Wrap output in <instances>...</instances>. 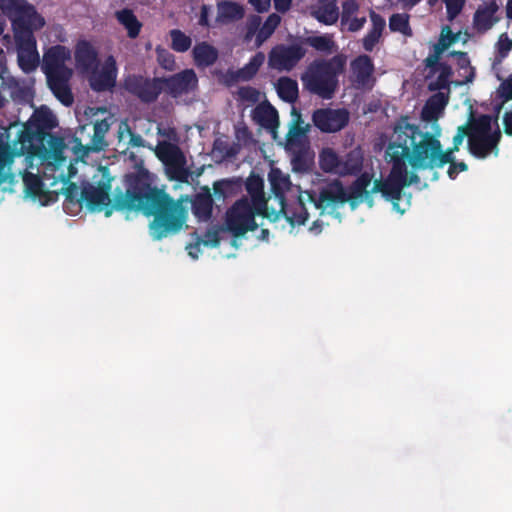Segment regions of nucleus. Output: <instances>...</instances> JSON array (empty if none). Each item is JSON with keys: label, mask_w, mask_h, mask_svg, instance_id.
Listing matches in <instances>:
<instances>
[{"label": "nucleus", "mask_w": 512, "mask_h": 512, "mask_svg": "<svg viewBox=\"0 0 512 512\" xmlns=\"http://www.w3.org/2000/svg\"><path fill=\"white\" fill-rule=\"evenodd\" d=\"M278 96L285 102L294 103L298 99V83L289 77H280L276 84Z\"/></svg>", "instance_id": "37"}, {"label": "nucleus", "mask_w": 512, "mask_h": 512, "mask_svg": "<svg viewBox=\"0 0 512 512\" xmlns=\"http://www.w3.org/2000/svg\"><path fill=\"white\" fill-rule=\"evenodd\" d=\"M69 58L70 52L65 46L55 45L45 52L42 62V70L50 90L65 106H71L74 102L69 86L72 70L65 65Z\"/></svg>", "instance_id": "4"}, {"label": "nucleus", "mask_w": 512, "mask_h": 512, "mask_svg": "<svg viewBox=\"0 0 512 512\" xmlns=\"http://www.w3.org/2000/svg\"><path fill=\"white\" fill-rule=\"evenodd\" d=\"M242 189V180L239 178H227L213 183L214 196L218 200L235 196Z\"/></svg>", "instance_id": "30"}, {"label": "nucleus", "mask_w": 512, "mask_h": 512, "mask_svg": "<svg viewBox=\"0 0 512 512\" xmlns=\"http://www.w3.org/2000/svg\"><path fill=\"white\" fill-rule=\"evenodd\" d=\"M443 31H447V33L451 35V38L449 39V41H445V37H441L439 42L435 44L434 53L437 54L438 56H441L444 50L447 49L451 44L456 42L458 38V35L454 34L449 26H445L443 28Z\"/></svg>", "instance_id": "49"}, {"label": "nucleus", "mask_w": 512, "mask_h": 512, "mask_svg": "<svg viewBox=\"0 0 512 512\" xmlns=\"http://www.w3.org/2000/svg\"><path fill=\"white\" fill-rule=\"evenodd\" d=\"M245 15L242 5L233 1H222L217 5V22L230 23L241 20Z\"/></svg>", "instance_id": "27"}, {"label": "nucleus", "mask_w": 512, "mask_h": 512, "mask_svg": "<svg viewBox=\"0 0 512 512\" xmlns=\"http://www.w3.org/2000/svg\"><path fill=\"white\" fill-rule=\"evenodd\" d=\"M261 24L262 19L259 15H249L245 23L244 41L249 42L254 37L256 38V35L261 28Z\"/></svg>", "instance_id": "44"}, {"label": "nucleus", "mask_w": 512, "mask_h": 512, "mask_svg": "<svg viewBox=\"0 0 512 512\" xmlns=\"http://www.w3.org/2000/svg\"><path fill=\"white\" fill-rule=\"evenodd\" d=\"M163 92L173 98L193 92L198 87V78L193 69H184L168 77H160Z\"/></svg>", "instance_id": "14"}, {"label": "nucleus", "mask_w": 512, "mask_h": 512, "mask_svg": "<svg viewBox=\"0 0 512 512\" xmlns=\"http://www.w3.org/2000/svg\"><path fill=\"white\" fill-rule=\"evenodd\" d=\"M346 58L335 55L332 58L316 59L307 68L302 81L307 90L323 99H331L338 87V76L344 71Z\"/></svg>", "instance_id": "5"}, {"label": "nucleus", "mask_w": 512, "mask_h": 512, "mask_svg": "<svg viewBox=\"0 0 512 512\" xmlns=\"http://www.w3.org/2000/svg\"><path fill=\"white\" fill-rule=\"evenodd\" d=\"M158 159L165 165L167 174L171 180L187 183L190 176L186 168V158L181 149L171 142H159L156 148Z\"/></svg>", "instance_id": "9"}, {"label": "nucleus", "mask_w": 512, "mask_h": 512, "mask_svg": "<svg viewBox=\"0 0 512 512\" xmlns=\"http://www.w3.org/2000/svg\"><path fill=\"white\" fill-rule=\"evenodd\" d=\"M24 183L29 193L33 195H38L41 192L42 181L38 176L28 173L24 177Z\"/></svg>", "instance_id": "50"}, {"label": "nucleus", "mask_w": 512, "mask_h": 512, "mask_svg": "<svg viewBox=\"0 0 512 512\" xmlns=\"http://www.w3.org/2000/svg\"><path fill=\"white\" fill-rule=\"evenodd\" d=\"M170 37L172 40L171 48L176 52H186L190 49L192 40L184 32L179 29H173L170 31Z\"/></svg>", "instance_id": "42"}, {"label": "nucleus", "mask_w": 512, "mask_h": 512, "mask_svg": "<svg viewBox=\"0 0 512 512\" xmlns=\"http://www.w3.org/2000/svg\"><path fill=\"white\" fill-rule=\"evenodd\" d=\"M0 8L11 20L15 40L31 46L33 31L45 25L44 18L26 0H0Z\"/></svg>", "instance_id": "6"}, {"label": "nucleus", "mask_w": 512, "mask_h": 512, "mask_svg": "<svg viewBox=\"0 0 512 512\" xmlns=\"http://www.w3.org/2000/svg\"><path fill=\"white\" fill-rule=\"evenodd\" d=\"M512 48V41L507 34H502L497 42V49L501 56H506Z\"/></svg>", "instance_id": "58"}, {"label": "nucleus", "mask_w": 512, "mask_h": 512, "mask_svg": "<svg viewBox=\"0 0 512 512\" xmlns=\"http://www.w3.org/2000/svg\"><path fill=\"white\" fill-rule=\"evenodd\" d=\"M366 23V17L352 16L346 24H348V31L357 32L361 30Z\"/></svg>", "instance_id": "60"}, {"label": "nucleus", "mask_w": 512, "mask_h": 512, "mask_svg": "<svg viewBox=\"0 0 512 512\" xmlns=\"http://www.w3.org/2000/svg\"><path fill=\"white\" fill-rule=\"evenodd\" d=\"M248 2L258 13L268 11L271 5V0H248Z\"/></svg>", "instance_id": "63"}, {"label": "nucleus", "mask_w": 512, "mask_h": 512, "mask_svg": "<svg viewBox=\"0 0 512 512\" xmlns=\"http://www.w3.org/2000/svg\"><path fill=\"white\" fill-rule=\"evenodd\" d=\"M292 165L295 171H306L308 169L305 157L301 152H298L294 155L292 158Z\"/></svg>", "instance_id": "61"}, {"label": "nucleus", "mask_w": 512, "mask_h": 512, "mask_svg": "<svg viewBox=\"0 0 512 512\" xmlns=\"http://www.w3.org/2000/svg\"><path fill=\"white\" fill-rule=\"evenodd\" d=\"M205 246L217 247L220 244V236L217 231H208L202 240Z\"/></svg>", "instance_id": "62"}, {"label": "nucleus", "mask_w": 512, "mask_h": 512, "mask_svg": "<svg viewBox=\"0 0 512 512\" xmlns=\"http://www.w3.org/2000/svg\"><path fill=\"white\" fill-rule=\"evenodd\" d=\"M312 121L322 132H337L348 124L349 113L346 109L320 108L313 112Z\"/></svg>", "instance_id": "15"}, {"label": "nucleus", "mask_w": 512, "mask_h": 512, "mask_svg": "<svg viewBox=\"0 0 512 512\" xmlns=\"http://www.w3.org/2000/svg\"><path fill=\"white\" fill-rule=\"evenodd\" d=\"M447 164H449L447 174L452 180L456 179L460 172L468 170L467 164L465 162H457L454 155H451V160Z\"/></svg>", "instance_id": "52"}, {"label": "nucleus", "mask_w": 512, "mask_h": 512, "mask_svg": "<svg viewBox=\"0 0 512 512\" xmlns=\"http://www.w3.org/2000/svg\"><path fill=\"white\" fill-rule=\"evenodd\" d=\"M319 164L324 172L338 174L340 157L332 148H324L319 156Z\"/></svg>", "instance_id": "40"}, {"label": "nucleus", "mask_w": 512, "mask_h": 512, "mask_svg": "<svg viewBox=\"0 0 512 512\" xmlns=\"http://www.w3.org/2000/svg\"><path fill=\"white\" fill-rule=\"evenodd\" d=\"M245 187H246L247 193L251 197L250 203L255 206L256 210L257 211H260V210L266 211L267 202H266L265 194H264L263 179L259 175L252 173L247 178V180L245 182Z\"/></svg>", "instance_id": "26"}, {"label": "nucleus", "mask_w": 512, "mask_h": 512, "mask_svg": "<svg viewBox=\"0 0 512 512\" xmlns=\"http://www.w3.org/2000/svg\"><path fill=\"white\" fill-rule=\"evenodd\" d=\"M64 195L67 202L72 204H79L81 206L82 201H78V199H80L79 187L75 183L70 182L67 185L64 190Z\"/></svg>", "instance_id": "55"}, {"label": "nucleus", "mask_w": 512, "mask_h": 512, "mask_svg": "<svg viewBox=\"0 0 512 512\" xmlns=\"http://www.w3.org/2000/svg\"><path fill=\"white\" fill-rule=\"evenodd\" d=\"M292 115L294 116V121L286 136V146L288 149L299 146L301 144V138L305 136L309 130L308 124L303 126L304 122L301 114L295 108H292Z\"/></svg>", "instance_id": "29"}, {"label": "nucleus", "mask_w": 512, "mask_h": 512, "mask_svg": "<svg viewBox=\"0 0 512 512\" xmlns=\"http://www.w3.org/2000/svg\"><path fill=\"white\" fill-rule=\"evenodd\" d=\"M448 103V97L438 92L432 95L426 102L422 110V116L425 120H437Z\"/></svg>", "instance_id": "31"}, {"label": "nucleus", "mask_w": 512, "mask_h": 512, "mask_svg": "<svg viewBox=\"0 0 512 512\" xmlns=\"http://www.w3.org/2000/svg\"><path fill=\"white\" fill-rule=\"evenodd\" d=\"M238 96L242 101L256 103L259 100V91L251 86L240 87Z\"/></svg>", "instance_id": "51"}, {"label": "nucleus", "mask_w": 512, "mask_h": 512, "mask_svg": "<svg viewBox=\"0 0 512 512\" xmlns=\"http://www.w3.org/2000/svg\"><path fill=\"white\" fill-rule=\"evenodd\" d=\"M466 0H444L449 21H453L462 11Z\"/></svg>", "instance_id": "46"}, {"label": "nucleus", "mask_w": 512, "mask_h": 512, "mask_svg": "<svg viewBox=\"0 0 512 512\" xmlns=\"http://www.w3.org/2000/svg\"><path fill=\"white\" fill-rule=\"evenodd\" d=\"M471 135H469L468 150L474 157L485 159L490 154L498 156L499 143L502 138L499 127L492 130V118L482 114L470 121Z\"/></svg>", "instance_id": "7"}, {"label": "nucleus", "mask_w": 512, "mask_h": 512, "mask_svg": "<svg viewBox=\"0 0 512 512\" xmlns=\"http://www.w3.org/2000/svg\"><path fill=\"white\" fill-rule=\"evenodd\" d=\"M110 128L107 120H98L93 124L92 134H89L90 140L83 144L82 138L74 136L70 139L71 151L74 155V161H84L91 152H99L106 145L105 135Z\"/></svg>", "instance_id": "12"}, {"label": "nucleus", "mask_w": 512, "mask_h": 512, "mask_svg": "<svg viewBox=\"0 0 512 512\" xmlns=\"http://www.w3.org/2000/svg\"><path fill=\"white\" fill-rule=\"evenodd\" d=\"M313 209L310 206V200L307 198V191L300 193L297 201H295L291 206L286 209V204L284 203V210H279L278 213L274 215L273 221L279 218V215L283 213L288 222L291 225H304L309 218V210Z\"/></svg>", "instance_id": "20"}, {"label": "nucleus", "mask_w": 512, "mask_h": 512, "mask_svg": "<svg viewBox=\"0 0 512 512\" xmlns=\"http://www.w3.org/2000/svg\"><path fill=\"white\" fill-rule=\"evenodd\" d=\"M35 153L42 154L44 157L52 159L56 165H63L66 162L64 150L71 148L72 144L65 143L63 137L52 134L51 132L43 137L42 141L30 143Z\"/></svg>", "instance_id": "16"}, {"label": "nucleus", "mask_w": 512, "mask_h": 512, "mask_svg": "<svg viewBox=\"0 0 512 512\" xmlns=\"http://www.w3.org/2000/svg\"><path fill=\"white\" fill-rule=\"evenodd\" d=\"M314 15L319 22L332 25L339 18V8L335 0H319V5Z\"/></svg>", "instance_id": "34"}, {"label": "nucleus", "mask_w": 512, "mask_h": 512, "mask_svg": "<svg viewBox=\"0 0 512 512\" xmlns=\"http://www.w3.org/2000/svg\"><path fill=\"white\" fill-rule=\"evenodd\" d=\"M451 55L457 58V63L460 69H463L467 75H465L462 84L470 83L474 80L475 71L474 68L470 65V60L466 52L462 51H453Z\"/></svg>", "instance_id": "43"}, {"label": "nucleus", "mask_w": 512, "mask_h": 512, "mask_svg": "<svg viewBox=\"0 0 512 512\" xmlns=\"http://www.w3.org/2000/svg\"><path fill=\"white\" fill-rule=\"evenodd\" d=\"M305 55L306 49L300 44H277L268 53V66L279 72H290Z\"/></svg>", "instance_id": "11"}, {"label": "nucleus", "mask_w": 512, "mask_h": 512, "mask_svg": "<svg viewBox=\"0 0 512 512\" xmlns=\"http://www.w3.org/2000/svg\"><path fill=\"white\" fill-rule=\"evenodd\" d=\"M157 60L161 67L166 70L172 71L175 67L174 55L165 49H157Z\"/></svg>", "instance_id": "48"}, {"label": "nucleus", "mask_w": 512, "mask_h": 512, "mask_svg": "<svg viewBox=\"0 0 512 512\" xmlns=\"http://www.w3.org/2000/svg\"><path fill=\"white\" fill-rule=\"evenodd\" d=\"M372 181V175L367 172L362 173L350 186V193L348 194L350 199L363 198L365 201L372 205L371 194L372 189L368 190L369 185Z\"/></svg>", "instance_id": "32"}, {"label": "nucleus", "mask_w": 512, "mask_h": 512, "mask_svg": "<svg viewBox=\"0 0 512 512\" xmlns=\"http://www.w3.org/2000/svg\"><path fill=\"white\" fill-rule=\"evenodd\" d=\"M239 81H244V74L239 73L238 70L229 69L224 75V83L231 86Z\"/></svg>", "instance_id": "59"}, {"label": "nucleus", "mask_w": 512, "mask_h": 512, "mask_svg": "<svg viewBox=\"0 0 512 512\" xmlns=\"http://www.w3.org/2000/svg\"><path fill=\"white\" fill-rule=\"evenodd\" d=\"M264 61L265 54L261 51L252 56L249 62L239 69V73L244 74V81H249L254 78Z\"/></svg>", "instance_id": "41"}, {"label": "nucleus", "mask_w": 512, "mask_h": 512, "mask_svg": "<svg viewBox=\"0 0 512 512\" xmlns=\"http://www.w3.org/2000/svg\"><path fill=\"white\" fill-rule=\"evenodd\" d=\"M115 17L117 21L125 27L129 38L135 39L139 36L142 23L137 19L131 9L124 8L116 11Z\"/></svg>", "instance_id": "33"}, {"label": "nucleus", "mask_w": 512, "mask_h": 512, "mask_svg": "<svg viewBox=\"0 0 512 512\" xmlns=\"http://www.w3.org/2000/svg\"><path fill=\"white\" fill-rule=\"evenodd\" d=\"M117 65L115 58L110 55L105 59V62L100 71L98 69L90 72L89 84L93 91L105 92L112 90L116 85L117 79Z\"/></svg>", "instance_id": "18"}, {"label": "nucleus", "mask_w": 512, "mask_h": 512, "mask_svg": "<svg viewBox=\"0 0 512 512\" xmlns=\"http://www.w3.org/2000/svg\"><path fill=\"white\" fill-rule=\"evenodd\" d=\"M255 215L268 217L264 210L257 211L247 197L237 200L226 212V229L234 236H244L249 231H255L258 227Z\"/></svg>", "instance_id": "8"}, {"label": "nucleus", "mask_w": 512, "mask_h": 512, "mask_svg": "<svg viewBox=\"0 0 512 512\" xmlns=\"http://www.w3.org/2000/svg\"><path fill=\"white\" fill-rule=\"evenodd\" d=\"M359 5L354 0L346 1L342 4L341 23L344 25L358 11Z\"/></svg>", "instance_id": "53"}, {"label": "nucleus", "mask_w": 512, "mask_h": 512, "mask_svg": "<svg viewBox=\"0 0 512 512\" xmlns=\"http://www.w3.org/2000/svg\"><path fill=\"white\" fill-rule=\"evenodd\" d=\"M389 29L391 32H399L406 37H412L413 31L410 26V15L407 13H394L389 18Z\"/></svg>", "instance_id": "39"}, {"label": "nucleus", "mask_w": 512, "mask_h": 512, "mask_svg": "<svg viewBox=\"0 0 512 512\" xmlns=\"http://www.w3.org/2000/svg\"><path fill=\"white\" fill-rule=\"evenodd\" d=\"M403 136L404 143L412 149L410 166L414 170L435 169L444 167L451 155L458 152L465 137L471 135L470 122L457 128L453 137V145L443 151L441 142L429 132H423L418 125L411 124L403 118L395 125Z\"/></svg>", "instance_id": "2"}, {"label": "nucleus", "mask_w": 512, "mask_h": 512, "mask_svg": "<svg viewBox=\"0 0 512 512\" xmlns=\"http://www.w3.org/2000/svg\"><path fill=\"white\" fill-rule=\"evenodd\" d=\"M194 62L198 67H209L218 59V50L207 42H201L192 50Z\"/></svg>", "instance_id": "28"}, {"label": "nucleus", "mask_w": 512, "mask_h": 512, "mask_svg": "<svg viewBox=\"0 0 512 512\" xmlns=\"http://www.w3.org/2000/svg\"><path fill=\"white\" fill-rule=\"evenodd\" d=\"M15 42L18 47V63L20 68L26 73L34 71L39 63L35 38L32 37L33 44L31 46L20 40H15Z\"/></svg>", "instance_id": "24"}, {"label": "nucleus", "mask_w": 512, "mask_h": 512, "mask_svg": "<svg viewBox=\"0 0 512 512\" xmlns=\"http://www.w3.org/2000/svg\"><path fill=\"white\" fill-rule=\"evenodd\" d=\"M351 71L358 87H365L374 72V64L370 56L359 55L351 61Z\"/></svg>", "instance_id": "22"}, {"label": "nucleus", "mask_w": 512, "mask_h": 512, "mask_svg": "<svg viewBox=\"0 0 512 512\" xmlns=\"http://www.w3.org/2000/svg\"><path fill=\"white\" fill-rule=\"evenodd\" d=\"M499 7L495 0L490 1L484 7H479L473 16V23L478 31H488L499 20L495 13Z\"/></svg>", "instance_id": "25"}, {"label": "nucleus", "mask_w": 512, "mask_h": 512, "mask_svg": "<svg viewBox=\"0 0 512 512\" xmlns=\"http://www.w3.org/2000/svg\"><path fill=\"white\" fill-rule=\"evenodd\" d=\"M124 89L137 97L141 102L150 104L155 102L163 92L160 77L147 78L142 75H129L123 83Z\"/></svg>", "instance_id": "13"}, {"label": "nucleus", "mask_w": 512, "mask_h": 512, "mask_svg": "<svg viewBox=\"0 0 512 512\" xmlns=\"http://www.w3.org/2000/svg\"><path fill=\"white\" fill-rule=\"evenodd\" d=\"M386 156L392 163L390 175L385 180H375L372 192L381 193L385 200L390 201L393 208L403 214L405 209L400 207L399 201L402 196V190L408 185L407 182V163L410 164L412 149L408 143H404L403 136L394 128L393 139L386 149Z\"/></svg>", "instance_id": "3"}, {"label": "nucleus", "mask_w": 512, "mask_h": 512, "mask_svg": "<svg viewBox=\"0 0 512 512\" xmlns=\"http://www.w3.org/2000/svg\"><path fill=\"white\" fill-rule=\"evenodd\" d=\"M57 125L56 118L48 108H41L33 117V121L25 128V138L29 143L43 140L45 135Z\"/></svg>", "instance_id": "17"}, {"label": "nucleus", "mask_w": 512, "mask_h": 512, "mask_svg": "<svg viewBox=\"0 0 512 512\" xmlns=\"http://www.w3.org/2000/svg\"><path fill=\"white\" fill-rule=\"evenodd\" d=\"M497 94L499 98L503 99V102L512 100V77L507 78L500 84Z\"/></svg>", "instance_id": "56"}, {"label": "nucleus", "mask_w": 512, "mask_h": 512, "mask_svg": "<svg viewBox=\"0 0 512 512\" xmlns=\"http://www.w3.org/2000/svg\"><path fill=\"white\" fill-rule=\"evenodd\" d=\"M76 68L81 73L96 71L100 66L99 52L88 40H79L74 49Z\"/></svg>", "instance_id": "19"}, {"label": "nucleus", "mask_w": 512, "mask_h": 512, "mask_svg": "<svg viewBox=\"0 0 512 512\" xmlns=\"http://www.w3.org/2000/svg\"><path fill=\"white\" fill-rule=\"evenodd\" d=\"M363 167V157L359 151H350L344 158H340L338 174L341 176L356 175Z\"/></svg>", "instance_id": "36"}, {"label": "nucleus", "mask_w": 512, "mask_h": 512, "mask_svg": "<svg viewBox=\"0 0 512 512\" xmlns=\"http://www.w3.org/2000/svg\"><path fill=\"white\" fill-rule=\"evenodd\" d=\"M503 125L505 134L512 136V110L504 113Z\"/></svg>", "instance_id": "64"}, {"label": "nucleus", "mask_w": 512, "mask_h": 512, "mask_svg": "<svg viewBox=\"0 0 512 512\" xmlns=\"http://www.w3.org/2000/svg\"><path fill=\"white\" fill-rule=\"evenodd\" d=\"M307 198L310 200V206L315 211H319V215H323L328 207L349 201V196L339 180H333L322 186L318 194L313 190H307Z\"/></svg>", "instance_id": "10"}, {"label": "nucleus", "mask_w": 512, "mask_h": 512, "mask_svg": "<svg viewBox=\"0 0 512 512\" xmlns=\"http://www.w3.org/2000/svg\"><path fill=\"white\" fill-rule=\"evenodd\" d=\"M254 118L262 127L271 131L275 130L279 125L278 112L270 104L256 107L254 110Z\"/></svg>", "instance_id": "35"}, {"label": "nucleus", "mask_w": 512, "mask_h": 512, "mask_svg": "<svg viewBox=\"0 0 512 512\" xmlns=\"http://www.w3.org/2000/svg\"><path fill=\"white\" fill-rule=\"evenodd\" d=\"M101 178L97 186L86 183L80 191L78 201L85 202L91 211H102L110 216L113 210L141 212L153 220L150 223V233L154 240H161L168 235L178 233L186 223L187 210L180 200H174L163 189L153 184V178L147 170L126 175V190L114 194L112 205L110 199L111 181L109 170L100 169Z\"/></svg>", "instance_id": "1"}, {"label": "nucleus", "mask_w": 512, "mask_h": 512, "mask_svg": "<svg viewBox=\"0 0 512 512\" xmlns=\"http://www.w3.org/2000/svg\"><path fill=\"white\" fill-rule=\"evenodd\" d=\"M369 16L372 23L371 30L382 34L386 25L385 19L373 10H370Z\"/></svg>", "instance_id": "57"}, {"label": "nucleus", "mask_w": 512, "mask_h": 512, "mask_svg": "<svg viewBox=\"0 0 512 512\" xmlns=\"http://www.w3.org/2000/svg\"><path fill=\"white\" fill-rule=\"evenodd\" d=\"M382 34L372 31L371 29L364 36L362 45L365 51L372 52L377 43L379 42Z\"/></svg>", "instance_id": "54"}, {"label": "nucleus", "mask_w": 512, "mask_h": 512, "mask_svg": "<svg viewBox=\"0 0 512 512\" xmlns=\"http://www.w3.org/2000/svg\"><path fill=\"white\" fill-rule=\"evenodd\" d=\"M268 178L271 186V192L278 200L281 206V211H283L284 203L286 202L285 194L290 190L292 185L290 177L284 174L280 169L272 168L269 172Z\"/></svg>", "instance_id": "23"}, {"label": "nucleus", "mask_w": 512, "mask_h": 512, "mask_svg": "<svg viewBox=\"0 0 512 512\" xmlns=\"http://www.w3.org/2000/svg\"><path fill=\"white\" fill-rule=\"evenodd\" d=\"M213 197L209 187L204 186L191 200V209L194 216L200 221H208L212 216Z\"/></svg>", "instance_id": "21"}, {"label": "nucleus", "mask_w": 512, "mask_h": 512, "mask_svg": "<svg viewBox=\"0 0 512 512\" xmlns=\"http://www.w3.org/2000/svg\"><path fill=\"white\" fill-rule=\"evenodd\" d=\"M280 21L281 17L276 13H272L267 17V19L261 25V28L256 35V39L254 42L255 48H260L264 44V42L267 41L273 35L275 30L279 26Z\"/></svg>", "instance_id": "38"}, {"label": "nucleus", "mask_w": 512, "mask_h": 512, "mask_svg": "<svg viewBox=\"0 0 512 512\" xmlns=\"http://www.w3.org/2000/svg\"><path fill=\"white\" fill-rule=\"evenodd\" d=\"M440 74L438 75L434 89H444L449 86V77L452 73L450 66L447 64H440ZM430 89H433L432 84H430Z\"/></svg>", "instance_id": "47"}, {"label": "nucleus", "mask_w": 512, "mask_h": 512, "mask_svg": "<svg viewBox=\"0 0 512 512\" xmlns=\"http://www.w3.org/2000/svg\"><path fill=\"white\" fill-rule=\"evenodd\" d=\"M307 43L315 50L321 52H330L334 47V41L326 35L308 37Z\"/></svg>", "instance_id": "45"}]
</instances>
